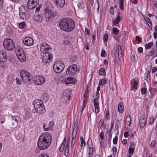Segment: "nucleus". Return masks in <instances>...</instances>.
I'll use <instances>...</instances> for the list:
<instances>
[{
	"mask_svg": "<svg viewBox=\"0 0 157 157\" xmlns=\"http://www.w3.org/2000/svg\"><path fill=\"white\" fill-rule=\"evenodd\" d=\"M16 81L18 84L21 85V81H20L18 78H17Z\"/></svg>",
	"mask_w": 157,
	"mask_h": 157,
	"instance_id": "61",
	"label": "nucleus"
},
{
	"mask_svg": "<svg viewBox=\"0 0 157 157\" xmlns=\"http://www.w3.org/2000/svg\"><path fill=\"white\" fill-rule=\"evenodd\" d=\"M43 102L40 100H35L33 102L35 112L39 114L42 115L45 112V109L43 106Z\"/></svg>",
	"mask_w": 157,
	"mask_h": 157,
	"instance_id": "5",
	"label": "nucleus"
},
{
	"mask_svg": "<svg viewBox=\"0 0 157 157\" xmlns=\"http://www.w3.org/2000/svg\"><path fill=\"white\" fill-rule=\"evenodd\" d=\"M3 45L4 48L7 50L12 51L15 47L13 41L10 38L5 39L3 42Z\"/></svg>",
	"mask_w": 157,
	"mask_h": 157,
	"instance_id": "6",
	"label": "nucleus"
},
{
	"mask_svg": "<svg viewBox=\"0 0 157 157\" xmlns=\"http://www.w3.org/2000/svg\"><path fill=\"white\" fill-rule=\"evenodd\" d=\"M152 3L155 7L157 8V0H153Z\"/></svg>",
	"mask_w": 157,
	"mask_h": 157,
	"instance_id": "54",
	"label": "nucleus"
},
{
	"mask_svg": "<svg viewBox=\"0 0 157 157\" xmlns=\"http://www.w3.org/2000/svg\"><path fill=\"white\" fill-rule=\"evenodd\" d=\"M52 140V136L49 133L46 132L42 133L38 140V148L41 150L46 149L50 145Z\"/></svg>",
	"mask_w": 157,
	"mask_h": 157,
	"instance_id": "2",
	"label": "nucleus"
},
{
	"mask_svg": "<svg viewBox=\"0 0 157 157\" xmlns=\"http://www.w3.org/2000/svg\"><path fill=\"white\" fill-rule=\"evenodd\" d=\"M131 118L130 115L127 116L126 118V122L128 124V126L131 125Z\"/></svg>",
	"mask_w": 157,
	"mask_h": 157,
	"instance_id": "28",
	"label": "nucleus"
},
{
	"mask_svg": "<svg viewBox=\"0 0 157 157\" xmlns=\"http://www.w3.org/2000/svg\"><path fill=\"white\" fill-rule=\"evenodd\" d=\"M7 60V57L6 53L3 51H0V61L5 62Z\"/></svg>",
	"mask_w": 157,
	"mask_h": 157,
	"instance_id": "17",
	"label": "nucleus"
},
{
	"mask_svg": "<svg viewBox=\"0 0 157 157\" xmlns=\"http://www.w3.org/2000/svg\"><path fill=\"white\" fill-rule=\"evenodd\" d=\"M39 0H28L27 7L21 6L19 8V15L23 20H27L30 16L29 9L32 10L36 7L39 4Z\"/></svg>",
	"mask_w": 157,
	"mask_h": 157,
	"instance_id": "1",
	"label": "nucleus"
},
{
	"mask_svg": "<svg viewBox=\"0 0 157 157\" xmlns=\"http://www.w3.org/2000/svg\"><path fill=\"white\" fill-rule=\"evenodd\" d=\"M77 65L76 64L71 65L67 68L66 73L67 75H73L76 72Z\"/></svg>",
	"mask_w": 157,
	"mask_h": 157,
	"instance_id": "10",
	"label": "nucleus"
},
{
	"mask_svg": "<svg viewBox=\"0 0 157 157\" xmlns=\"http://www.w3.org/2000/svg\"><path fill=\"white\" fill-rule=\"evenodd\" d=\"M144 18L147 23V24H150V26H151V27H150V26H149V25H148L149 26V28L151 29L152 28V25L151 22L150 21V19L147 17H145ZM148 25H149L148 24Z\"/></svg>",
	"mask_w": 157,
	"mask_h": 157,
	"instance_id": "34",
	"label": "nucleus"
},
{
	"mask_svg": "<svg viewBox=\"0 0 157 157\" xmlns=\"http://www.w3.org/2000/svg\"><path fill=\"white\" fill-rule=\"evenodd\" d=\"M45 78L42 76H36V79L34 80V82L37 85H40L45 82Z\"/></svg>",
	"mask_w": 157,
	"mask_h": 157,
	"instance_id": "13",
	"label": "nucleus"
},
{
	"mask_svg": "<svg viewBox=\"0 0 157 157\" xmlns=\"http://www.w3.org/2000/svg\"><path fill=\"white\" fill-rule=\"evenodd\" d=\"M146 121L147 120L144 118V116H142L140 117L139 123L141 128H144L145 127Z\"/></svg>",
	"mask_w": 157,
	"mask_h": 157,
	"instance_id": "15",
	"label": "nucleus"
},
{
	"mask_svg": "<svg viewBox=\"0 0 157 157\" xmlns=\"http://www.w3.org/2000/svg\"><path fill=\"white\" fill-rule=\"evenodd\" d=\"M33 20L36 22H40L42 21V18L40 15H36L34 16Z\"/></svg>",
	"mask_w": 157,
	"mask_h": 157,
	"instance_id": "22",
	"label": "nucleus"
},
{
	"mask_svg": "<svg viewBox=\"0 0 157 157\" xmlns=\"http://www.w3.org/2000/svg\"><path fill=\"white\" fill-rule=\"evenodd\" d=\"M108 36L107 34L105 33L104 36L103 38V40L104 42H106L108 40Z\"/></svg>",
	"mask_w": 157,
	"mask_h": 157,
	"instance_id": "41",
	"label": "nucleus"
},
{
	"mask_svg": "<svg viewBox=\"0 0 157 157\" xmlns=\"http://www.w3.org/2000/svg\"><path fill=\"white\" fill-rule=\"evenodd\" d=\"M17 57L19 60L21 62H24L26 60V58L25 54Z\"/></svg>",
	"mask_w": 157,
	"mask_h": 157,
	"instance_id": "26",
	"label": "nucleus"
},
{
	"mask_svg": "<svg viewBox=\"0 0 157 157\" xmlns=\"http://www.w3.org/2000/svg\"><path fill=\"white\" fill-rule=\"evenodd\" d=\"M134 148H129L128 150V152L129 154H131L133 153L134 151Z\"/></svg>",
	"mask_w": 157,
	"mask_h": 157,
	"instance_id": "50",
	"label": "nucleus"
},
{
	"mask_svg": "<svg viewBox=\"0 0 157 157\" xmlns=\"http://www.w3.org/2000/svg\"><path fill=\"white\" fill-rule=\"evenodd\" d=\"M124 0H120L119 2L120 8L122 11L124 9Z\"/></svg>",
	"mask_w": 157,
	"mask_h": 157,
	"instance_id": "33",
	"label": "nucleus"
},
{
	"mask_svg": "<svg viewBox=\"0 0 157 157\" xmlns=\"http://www.w3.org/2000/svg\"><path fill=\"white\" fill-rule=\"evenodd\" d=\"M96 33H94L92 36L93 40H92V42L93 43H94V41L96 39Z\"/></svg>",
	"mask_w": 157,
	"mask_h": 157,
	"instance_id": "55",
	"label": "nucleus"
},
{
	"mask_svg": "<svg viewBox=\"0 0 157 157\" xmlns=\"http://www.w3.org/2000/svg\"><path fill=\"white\" fill-rule=\"evenodd\" d=\"M80 140L81 142L80 147H82L83 146V144H84V146H85L86 144L85 141V140L82 136L80 137Z\"/></svg>",
	"mask_w": 157,
	"mask_h": 157,
	"instance_id": "30",
	"label": "nucleus"
},
{
	"mask_svg": "<svg viewBox=\"0 0 157 157\" xmlns=\"http://www.w3.org/2000/svg\"><path fill=\"white\" fill-rule=\"evenodd\" d=\"M99 74L100 75H105L106 72L105 71V70L104 68H101L99 71Z\"/></svg>",
	"mask_w": 157,
	"mask_h": 157,
	"instance_id": "32",
	"label": "nucleus"
},
{
	"mask_svg": "<svg viewBox=\"0 0 157 157\" xmlns=\"http://www.w3.org/2000/svg\"><path fill=\"white\" fill-rule=\"evenodd\" d=\"M22 40L23 44L27 46H30L33 44V40L31 37H24L22 39Z\"/></svg>",
	"mask_w": 157,
	"mask_h": 157,
	"instance_id": "11",
	"label": "nucleus"
},
{
	"mask_svg": "<svg viewBox=\"0 0 157 157\" xmlns=\"http://www.w3.org/2000/svg\"><path fill=\"white\" fill-rule=\"evenodd\" d=\"M53 69L54 71L56 73H60L63 71L61 68L55 66L54 64L53 66Z\"/></svg>",
	"mask_w": 157,
	"mask_h": 157,
	"instance_id": "21",
	"label": "nucleus"
},
{
	"mask_svg": "<svg viewBox=\"0 0 157 157\" xmlns=\"http://www.w3.org/2000/svg\"><path fill=\"white\" fill-rule=\"evenodd\" d=\"M106 52L104 49H102L101 52V56L102 57H105L106 56V54H105Z\"/></svg>",
	"mask_w": 157,
	"mask_h": 157,
	"instance_id": "42",
	"label": "nucleus"
},
{
	"mask_svg": "<svg viewBox=\"0 0 157 157\" xmlns=\"http://www.w3.org/2000/svg\"><path fill=\"white\" fill-rule=\"evenodd\" d=\"M138 51L140 53H142L143 52V49L142 47H139L138 48Z\"/></svg>",
	"mask_w": 157,
	"mask_h": 157,
	"instance_id": "57",
	"label": "nucleus"
},
{
	"mask_svg": "<svg viewBox=\"0 0 157 157\" xmlns=\"http://www.w3.org/2000/svg\"><path fill=\"white\" fill-rule=\"evenodd\" d=\"M87 101V99L86 98H84L83 101L82 106L85 107Z\"/></svg>",
	"mask_w": 157,
	"mask_h": 157,
	"instance_id": "51",
	"label": "nucleus"
},
{
	"mask_svg": "<svg viewBox=\"0 0 157 157\" xmlns=\"http://www.w3.org/2000/svg\"><path fill=\"white\" fill-rule=\"evenodd\" d=\"M124 107L122 102L119 103L118 105V111L120 113H122L124 111Z\"/></svg>",
	"mask_w": 157,
	"mask_h": 157,
	"instance_id": "23",
	"label": "nucleus"
},
{
	"mask_svg": "<svg viewBox=\"0 0 157 157\" xmlns=\"http://www.w3.org/2000/svg\"><path fill=\"white\" fill-rule=\"evenodd\" d=\"M39 157H49V156L45 153H43L40 155Z\"/></svg>",
	"mask_w": 157,
	"mask_h": 157,
	"instance_id": "59",
	"label": "nucleus"
},
{
	"mask_svg": "<svg viewBox=\"0 0 157 157\" xmlns=\"http://www.w3.org/2000/svg\"><path fill=\"white\" fill-rule=\"evenodd\" d=\"M20 75L23 81L27 84L31 82L32 77L29 75V72L25 70H21L20 72Z\"/></svg>",
	"mask_w": 157,
	"mask_h": 157,
	"instance_id": "8",
	"label": "nucleus"
},
{
	"mask_svg": "<svg viewBox=\"0 0 157 157\" xmlns=\"http://www.w3.org/2000/svg\"><path fill=\"white\" fill-rule=\"evenodd\" d=\"M40 50L44 54L42 57V61L44 64L46 65L52 61L53 56L49 52L51 49L49 45L46 43H43L40 44Z\"/></svg>",
	"mask_w": 157,
	"mask_h": 157,
	"instance_id": "3",
	"label": "nucleus"
},
{
	"mask_svg": "<svg viewBox=\"0 0 157 157\" xmlns=\"http://www.w3.org/2000/svg\"><path fill=\"white\" fill-rule=\"evenodd\" d=\"M118 54V57H121L122 56V48L120 45L119 44L117 46Z\"/></svg>",
	"mask_w": 157,
	"mask_h": 157,
	"instance_id": "24",
	"label": "nucleus"
},
{
	"mask_svg": "<svg viewBox=\"0 0 157 157\" xmlns=\"http://www.w3.org/2000/svg\"><path fill=\"white\" fill-rule=\"evenodd\" d=\"M136 40L138 41L139 43H141L142 41V39L140 38L139 36H136Z\"/></svg>",
	"mask_w": 157,
	"mask_h": 157,
	"instance_id": "58",
	"label": "nucleus"
},
{
	"mask_svg": "<svg viewBox=\"0 0 157 157\" xmlns=\"http://www.w3.org/2000/svg\"><path fill=\"white\" fill-rule=\"evenodd\" d=\"M89 91L88 90V87H87L86 89V90L85 94L83 96L84 98H86L87 97V95L88 94Z\"/></svg>",
	"mask_w": 157,
	"mask_h": 157,
	"instance_id": "44",
	"label": "nucleus"
},
{
	"mask_svg": "<svg viewBox=\"0 0 157 157\" xmlns=\"http://www.w3.org/2000/svg\"><path fill=\"white\" fill-rule=\"evenodd\" d=\"M119 30L116 27L113 28L112 33L115 35L117 34L119 32Z\"/></svg>",
	"mask_w": 157,
	"mask_h": 157,
	"instance_id": "37",
	"label": "nucleus"
},
{
	"mask_svg": "<svg viewBox=\"0 0 157 157\" xmlns=\"http://www.w3.org/2000/svg\"><path fill=\"white\" fill-rule=\"evenodd\" d=\"M63 43L65 44L68 45L70 44V42L68 40H64L63 41Z\"/></svg>",
	"mask_w": 157,
	"mask_h": 157,
	"instance_id": "63",
	"label": "nucleus"
},
{
	"mask_svg": "<svg viewBox=\"0 0 157 157\" xmlns=\"http://www.w3.org/2000/svg\"><path fill=\"white\" fill-rule=\"evenodd\" d=\"M26 26V22L25 21H23L19 24V26L20 28L23 29Z\"/></svg>",
	"mask_w": 157,
	"mask_h": 157,
	"instance_id": "35",
	"label": "nucleus"
},
{
	"mask_svg": "<svg viewBox=\"0 0 157 157\" xmlns=\"http://www.w3.org/2000/svg\"><path fill=\"white\" fill-rule=\"evenodd\" d=\"M109 12L110 13H113L114 12V7H112L110 8L109 9Z\"/></svg>",
	"mask_w": 157,
	"mask_h": 157,
	"instance_id": "64",
	"label": "nucleus"
},
{
	"mask_svg": "<svg viewBox=\"0 0 157 157\" xmlns=\"http://www.w3.org/2000/svg\"><path fill=\"white\" fill-rule=\"evenodd\" d=\"M20 119V117L17 116H12V120L13 122L15 121V122L13 123H12L13 126L12 128H13L16 127L18 124V121Z\"/></svg>",
	"mask_w": 157,
	"mask_h": 157,
	"instance_id": "14",
	"label": "nucleus"
},
{
	"mask_svg": "<svg viewBox=\"0 0 157 157\" xmlns=\"http://www.w3.org/2000/svg\"><path fill=\"white\" fill-rule=\"evenodd\" d=\"M55 66H56L58 67L61 68L62 69L64 70L65 66L63 62L62 61L57 60L54 64Z\"/></svg>",
	"mask_w": 157,
	"mask_h": 157,
	"instance_id": "19",
	"label": "nucleus"
},
{
	"mask_svg": "<svg viewBox=\"0 0 157 157\" xmlns=\"http://www.w3.org/2000/svg\"><path fill=\"white\" fill-rule=\"evenodd\" d=\"M87 144L89 152L87 153L86 157H92L93 155V150L92 148V141L91 139L88 140Z\"/></svg>",
	"mask_w": 157,
	"mask_h": 157,
	"instance_id": "12",
	"label": "nucleus"
},
{
	"mask_svg": "<svg viewBox=\"0 0 157 157\" xmlns=\"http://www.w3.org/2000/svg\"><path fill=\"white\" fill-rule=\"evenodd\" d=\"M118 137L117 136H115L113 140V143L114 144H116L117 143Z\"/></svg>",
	"mask_w": 157,
	"mask_h": 157,
	"instance_id": "45",
	"label": "nucleus"
},
{
	"mask_svg": "<svg viewBox=\"0 0 157 157\" xmlns=\"http://www.w3.org/2000/svg\"><path fill=\"white\" fill-rule=\"evenodd\" d=\"M76 79L71 77H67L64 79V82L66 84L73 83L75 82Z\"/></svg>",
	"mask_w": 157,
	"mask_h": 157,
	"instance_id": "16",
	"label": "nucleus"
},
{
	"mask_svg": "<svg viewBox=\"0 0 157 157\" xmlns=\"http://www.w3.org/2000/svg\"><path fill=\"white\" fill-rule=\"evenodd\" d=\"M95 107V112L96 114L98 113L99 112V105H94Z\"/></svg>",
	"mask_w": 157,
	"mask_h": 157,
	"instance_id": "40",
	"label": "nucleus"
},
{
	"mask_svg": "<svg viewBox=\"0 0 157 157\" xmlns=\"http://www.w3.org/2000/svg\"><path fill=\"white\" fill-rule=\"evenodd\" d=\"M104 121L103 119L101 120L98 123V128L99 129H102L104 126Z\"/></svg>",
	"mask_w": 157,
	"mask_h": 157,
	"instance_id": "27",
	"label": "nucleus"
},
{
	"mask_svg": "<svg viewBox=\"0 0 157 157\" xmlns=\"http://www.w3.org/2000/svg\"><path fill=\"white\" fill-rule=\"evenodd\" d=\"M24 54L25 53L22 49H18L16 52V55L17 56H20Z\"/></svg>",
	"mask_w": 157,
	"mask_h": 157,
	"instance_id": "36",
	"label": "nucleus"
},
{
	"mask_svg": "<svg viewBox=\"0 0 157 157\" xmlns=\"http://www.w3.org/2000/svg\"><path fill=\"white\" fill-rule=\"evenodd\" d=\"M99 136L100 137L101 140H103L104 138V133L103 132H101L100 133Z\"/></svg>",
	"mask_w": 157,
	"mask_h": 157,
	"instance_id": "47",
	"label": "nucleus"
},
{
	"mask_svg": "<svg viewBox=\"0 0 157 157\" xmlns=\"http://www.w3.org/2000/svg\"><path fill=\"white\" fill-rule=\"evenodd\" d=\"M150 71H147V76H146V80L147 82H150L151 78H150Z\"/></svg>",
	"mask_w": 157,
	"mask_h": 157,
	"instance_id": "31",
	"label": "nucleus"
},
{
	"mask_svg": "<svg viewBox=\"0 0 157 157\" xmlns=\"http://www.w3.org/2000/svg\"><path fill=\"white\" fill-rule=\"evenodd\" d=\"M113 154L114 155H116V152H117V148L116 147H113Z\"/></svg>",
	"mask_w": 157,
	"mask_h": 157,
	"instance_id": "60",
	"label": "nucleus"
},
{
	"mask_svg": "<svg viewBox=\"0 0 157 157\" xmlns=\"http://www.w3.org/2000/svg\"><path fill=\"white\" fill-rule=\"evenodd\" d=\"M114 123L112 121V122H111V126L109 130V132H111V131H112V129L114 126Z\"/></svg>",
	"mask_w": 157,
	"mask_h": 157,
	"instance_id": "62",
	"label": "nucleus"
},
{
	"mask_svg": "<svg viewBox=\"0 0 157 157\" xmlns=\"http://www.w3.org/2000/svg\"><path fill=\"white\" fill-rule=\"evenodd\" d=\"M153 43L152 42H151L148 44H146L145 45V48L146 50L150 49L153 46Z\"/></svg>",
	"mask_w": 157,
	"mask_h": 157,
	"instance_id": "29",
	"label": "nucleus"
},
{
	"mask_svg": "<svg viewBox=\"0 0 157 157\" xmlns=\"http://www.w3.org/2000/svg\"><path fill=\"white\" fill-rule=\"evenodd\" d=\"M65 142H66V138H65L63 142H62V144L60 145V147H59V151L60 152H63L64 150V148L65 147Z\"/></svg>",
	"mask_w": 157,
	"mask_h": 157,
	"instance_id": "25",
	"label": "nucleus"
},
{
	"mask_svg": "<svg viewBox=\"0 0 157 157\" xmlns=\"http://www.w3.org/2000/svg\"><path fill=\"white\" fill-rule=\"evenodd\" d=\"M154 51H153L152 50H151L148 55H146L147 56H152L154 55Z\"/></svg>",
	"mask_w": 157,
	"mask_h": 157,
	"instance_id": "56",
	"label": "nucleus"
},
{
	"mask_svg": "<svg viewBox=\"0 0 157 157\" xmlns=\"http://www.w3.org/2000/svg\"><path fill=\"white\" fill-rule=\"evenodd\" d=\"M43 14L46 18L47 21H52L53 20L55 14L54 12L51 10L47 8L44 9Z\"/></svg>",
	"mask_w": 157,
	"mask_h": 157,
	"instance_id": "7",
	"label": "nucleus"
},
{
	"mask_svg": "<svg viewBox=\"0 0 157 157\" xmlns=\"http://www.w3.org/2000/svg\"><path fill=\"white\" fill-rule=\"evenodd\" d=\"M54 3L59 7H63L65 4L64 0H54Z\"/></svg>",
	"mask_w": 157,
	"mask_h": 157,
	"instance_id": "18",
	"label": "nucleus"
},
{
	"mask_svg": "<svg viewBox=\"0 0 157 157\" xmlns=\"http://www.w3.org/2000/svg\"><path fill=\"white\" fill-rule=\"evenodd\" d=\"M156 144V142L155 141H152L150 144V146L151 147H154Z\"/></svg>",
	"mask_w": 157,
	"mask_h": 157,
	"instance_id": "49",
	"label": "nucleus"
},
{
	"mask_svg": "<svg viewBox=\"0 0 157 157\" xmlns=\"http://www.w3.org/2000/svg\"><path fill=\"white\" fill-rule=\"evenodd\" d=\"M147 89L145 88H143L141 89V91L142 94H144L146 93Z\"/></svg>",
	"mask_w": 157,
	"mask_h": 157,
	"instance_id": "46",
	"label": "nucleus"
},
{
	"mask_svg": "<svg viewBox=\"0 0 157 157\" xmlns=\"http://www.w3.org/2000/svg\"><path fill=\"white\" fill-rule=\"evenodd\" d=\"M109 110H107L106 113L105 118L108 120H109Z\"/></svg>",
	"mask_w": 157,
	"mask_h": 157,
	"instance_id": "48",
	"label": "nucleus"
},
{
	"mask_svg": "<svg viewBox=\"0 0 157 157\" xmlns=\"http://www.w3.org/2000/svg\"><path fill=\"white\" fill-rule=\"evenodd\" d=\"M78 122L75 123L74 125V128L72 132V138L71 140V148L74 147L75 142L76 136L78 130Z\"/></svg>",
	"mask_w": 157,
	"mask_h": 157,
	"instance_id": "9",
	"label": "nucleus"
},
{
	"mask_svg": "<svg viewBox=\"0 0 157 157\" xmlns=\"http://www.w3.org/2000/svg\"><path fill=\"white\" fill-rule=\"evenodd\" d=\"M106 81L107 80L105 79H101V81L99 82V85L101 86L105 84Z\"/></svg>",
	"mask_w": 157,
	"mask_h": 157,
	"instance_id": "38",
	"label": "nucleus"
},
{
	"mask_svg": "<svg viewBox=\"0 0 157 157\" xmlns=\"http://www.w3.org/2000/svg\"><path fill=\"white\" fill-rule=\"evenodd\" d=\"M43 128L44 131H48L51 128L50 126H48L46 127V124L45 123L43 124Z\"/></svg>",
	"mask_w": 157,
	"mask_h": 157,
	"instance_id": "39",
	"label": "nucleus"
},
{
	"mask_svg": "<svg viewBox=\"0 0 157 157\" xmlns=\"http://www.w3.org/2000/svg\"><path fill=\"white\" fill-rule=\"evenodd\" d=\"M84 45L85 48L86 49V50H89V44L87 42L86 44H84Z\"/></svg>",
	"mask_w": 157,
	"mask_h": 157,
	"instance_id": "53",
	"label": "nucleus"
},
{
	"mask_svg": "<svg viewBox=\"0 0 157 157\" xmlns=\"http://www.w3.org/2000/svg\"><path fill=\"white\" fill-rule=\"evenodd\" d=\"M98 98H95L93 99V103L94 105L99 104L98 102Z\"/></svg>",
	"mask_w": 157,
	"mask_h": 157,
	"instance_id": "43",
	"label": "nucleus"
},
{
	"mask_svg": "<svg viewBox=\"0 0 157 157\" xmlns=\"http://www.w3.org/2000/svg\"><path fill=\"white\" fill-rule=\"evenodd\" d=\"M155 119L154 118H152L150 119L149 123V124H152L155 121Z\"/></svg>",
	"mask_w": 157,
	"mask_h": 157,
	"instance_id": "52",
	"label": "nucleus"
},
{
	"mask_svg": "<svg viewBox=\"0 0 157 157\" xmlns=\"http://www.w3.org/2000/svg\"><path fill=\"white\" fill-rule=\"evenodd\" d=\"M60 29L67 32L73 30L75 27V21L73 19L67 18L62 19L59 23Z\"/></svg>",
	"mask_w": 157,
	"mask_h": 157,
	"instance_id": "4",
	"label": "nucleus"
},
{
	"mask_svg": "<svg viewBox=\"0 0 157 157\" xmlns=\"http://www.w3.org/2000/svg\"><path fill=\"white\" fill-rule=\"evenodd\" d=\"M120 12L117 13L116 18L113 21V23L114 25H116L119 23L121 21V17L120 16Z\"/></svg>",
	"mask_w": 157,
	"mask_h": 157,
	"instance_id": "20",
	"label": "nucleus"
}]
</instances>
